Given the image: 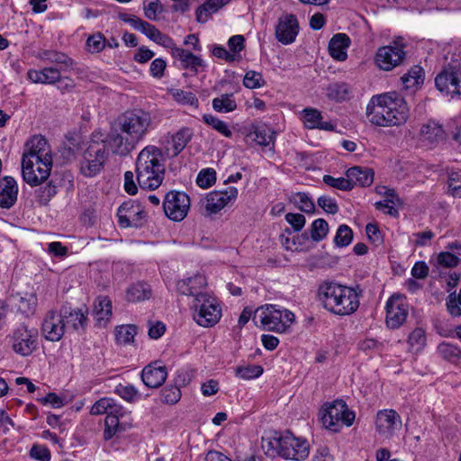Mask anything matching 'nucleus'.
<instances>
[{"instance_id":"nucleus-1","label":"nucleus","mask_w":461,"mask_h":461,"mask_svg":"<svg viewBox=\"0 0 461 461\" xmlns=\"http://www.w3.org/2000/svg\"><path fill=\"white\" fill-rule=\"evenodd\" d=\"M52 163V152L47 140L33 136L26 142L22 158L23 180L31 186L42 184L50 176Z\"/></svg>"},{"instance_id":"nucleus-2","label":"nucleus","mask_w":461,"mask_h":461,"mask_svg":"<svg viewBox=\"0 0 461 461\" xmlns=\"http://www.w3.org/2000/svg\"><path fill=\"white\" fill-rule=\"evenodd\" d=\"M410 115L405 99L396 92L374 95L366 106L368 121L379 127L404 124Z\"/></svg>"},{"instance_id":"nucleus-3","label":"nucleus","mask_w":461,"mask_h":461,"mask_svg":"<svg viewBox=\"0 0 461 461\" xmlns=\"http://www.w3.org/2000/svg\"><path fill=\"white\" fill-rule=\"evenodd\" d=\"M117 155L126 157L148 133L151 124L150 114L136 109L123 113L118 119Z\"/></svg>"},{"instance_id":"nucleus-4","label":"nucleus","mask_w":461,"mask_h":461,"mask_svg":"<svg viewBox=\"0 0 461 461\" xmlns=\"http://www.w3.org/2000/svg\"><path fill=\"white\" fill-rule=\"evenodd\" d=\"M166 153L155 145L143 148L135 161L136 177L142 189L158 188L166 175Z\"/></svg>"},{"instance_id":"nucleus-5","label":"nucleus","mask_w":461,"mask_h":461,"mask_svg":"<svg viewBox=\"0 0 461 461\" xmlns=\"http://www.w3.org/2000/svg\"><path fill=\"white\" fill-rule=\"evenodd\" d=\"M362 290L358 285L349 287L328 283L320 287L319 297L323 307L339 316L350 315L359 307Z\"/></svg>"},{"instance_id":"nucleus-6","label":"nucleus","mask_w":461,"mask_h":461,"mask_svg":"<svg viewBox=\"0 0 461 461\" xmlns=\"http://www.w3.org/2000/svg\"><path fill=\"white\" fill-rule=\"evenodd\" d=\"M38 58L45 63H53L56 67H45L41 69H29L27 78L34 84L52 85L61 80V73L75 68L74 60L67 54L45 50L39 53Z\"/></svg>"},{"instance_id":"nucleus-7","label":"nucleus","mask_w":461,"mask_h":461,"mask_svg":"<svg viewBox=\"0 0 461 461\" xmlns=\"http://www.w3.org/2000/svg\"><path fill=\"white\" fill-rule=\"evenodd\" d=\"M255 324L268 331L288 332L295 321L291 311L276 304H264L254 311L252 317Z\"/></svg>"},{"instance_id":"nucleus-8","label":"nucleus","mask_w":461,"mask_h":461,"mask_svg":"<svg viewBox=\"0 0 461 461\" xmlns=\"http://www.w3.org/2000/svg\"><path fill=\"white\" fill-rule=\"evenodd\" d=\"M267 451L270 449L278 456L295 461L304 460L309 455V444L305 439L294 437L286 431L278 438L268 441Z\"/></svg>"},{"instance_id":"nucleus-9","label":"nucleus","mask_w":461,"mask_h":461,"mask_svg":"<svg viewBox=\"0 0 461 461\" xmlns=\"http://www.w3.org/2000/svg\"><path fill=\"white\" fill-rule=\"evenodd\" d=\"M320 414L323 426L334 432L339 431L342 425L351 426L355 420V413L348 408L343 400L326 403Z\"/></svg>"},{"instance_id":"nucleus-10","label":"nucleus","mask_w":461,"mask_h":461,"mask_svg":"<svg viewBox=\"0 0 461 461\" xmlns=\"http://www.w3.org/2000/svg\"><path fill=\"white\" fill-rule=\"evenodd\" d=\"M194 321L202 327H212L221 317V309L217 299L211 294L198 295L190 305Z\"/></svg>"},{"instance_id":"nucleus-11","label":"nucleus","mask_w":461,"mask_h":461,"mask_svg":"<svg viewBox=\"0 0 461 461\" xmlns=\"http://www.w3.org/2000/svg\"><path fill=\"white\" fill-rule=\"evenodd\" d=\"M437 89L445 95H461V63L452 59L446 63L435 77Z\"/></svg>"},{"instance_id":"nucleus-12","label":"nucleus","mask_w":461,"mask_h":461,"mask_svg":"<svg viewBox=\"0 0 461 461\" xmlns=\"http://www.w3.org/2000/svg\"><path fill=\"white\" fill-rule=\"evenodd\" d=\"M108 151L104 142H93L83 154L80 161V172L87 177L95 176L100 172L106 158Z\"/></svg>"},{"instance_id":"nucleus-13","label":"nucleus","mask_w":461,"mask_h":461,"mask_svg":"<svg viewBox=\"0 0 461 461\" xmlns=\"http://www.w3.org/2000/svg\"><path fill=\"white\" fill-rule=\"evenodd\" d=\"M13 350L23 357L31 355L37 348L38 332L25 324L17 326L8 336Z\"/></svg>"},{"instance_id":"nucleus-14","label":"nucleus","mask_w":461,"mask_h":461,"mask_svg":"<svg viewBox=\"0 0 461 461\" xmlns=\"http://www.w3.org/2000/svg\"><path fill=\"white\" fill-rule=\"evenodd\" d=\"M190 209V198L181 191L172 190L166 194L163 210L166 216L174 221H183Z\"/></svg>"},{"instance_id":"nucleus-15","label":"nucleus","mask_w":461,"mask_h":461,"mask_svg":"<svg viewBox=\"0 0 461 461\" xmlns=\"http://www.w3.org/2000/svg\"><path fill=\"white\" fill-rule=\"evenodd\" d=\"M405 56L404 45L399 41H394L393 45L383 46L377 50L375 62L380 69L390 71L400 66Z\"/></svg>"},{"instance_id":"nucleus-16","label":"nucleus","mask_w":461,"mask_h":461,"mask_svg":"<svg viewBox=\"0 0 461 461\" xmlns=\"http://www.w3.org/2000/svg\"><path fill=\"white\" fill-rule=\"evenodd\" d=\"M327 232H282L279 240L286 250L304 251L314 241L321 240Z\"/></svg>"},{"instance_id":"nucleus-17","label":"nucleus","mask_w":461,"mask_h":461,"mask_svg":"<svg viewBox=\"0 0 461 461\" xmlns=\"http://www.w3.org/2000/svg\"><path fill=\"white\" fill-rule=\"evenodd\" d=\"M385 322L390 329L400 328L406 321L409 305L403 295L394 294L389 297L385 305Z\"/></svg>"},{"instance_id":"nucleus-18","label":"nucleus","mask_w":461,"mask_h":461,"mask_svg":"<svg viewBox=\"0 0 461 461\" xmlns=\"http://www.w3.org/2000/svg\"><path fill=\"white\" fill-rule=\"evenodd\" d=\"M117 217L121 228L138 229L143 227L146 213L140 204L129 201L117 209Z\"/></svg>"},{"instance_id":"nucleus-19","label":"nucleus","mask_w":461,"mask_h":461,"mask_svg":"<svg viewBox=\"0 0 461 461\" xmlns=\"http://www.w3.org/2000/svg\"><path fill=\"white\" fill-rule=\"evenodd\" d=\"M239 191L235 186H228L221 190L211 192L205 198V211L208 213H217L224 207L234 203Z\"/></svg>"},{"instance_id":"nucleus-20","label":"nucleus","mask_w":461,"mask_h":461,"mask_svg":"<svg viewBox=\"0 0 461 461\" xmlns=\"http://www.w3.org/2000/svg\"><path fill=\"white\" fill-rule=\"evenodd\" d=\"M61 311H48L41 323V334L49 341H59L65 334Z\"/></svg>"},{"instance_id":"nucleus-21","label":"nucleus","mask_w":461,"mask_h":461,"mask_svg":"<svg viewBox=\"0 0 461 461\" xmlns=\"http://www.w3.org/2000/svg\"><path fill=\"white\" fill-rule=\"evenodd\" d=\"M299 23L294 14H285L279 17L275 28L276 40L284 45L292 44L299 33Z\"/></svg>"},{"instance_id":"nucleus-22","label":"nucleus","mask_w":461,"mask_h":461,"mask_svg":"<svg viewBox=\"0 0 461 461\" xmlns=\"http://www.w3.org/2000/svg\"><path fill=\"white\" fill-rule=\"evenodd\" d=\"M60 311L66 330L77 333H82L86 330L88 322V311L86 308H73L69 305H63Z\"/></svg>"},{"instance_id":"nucleus-23","label":"nucleus","mask_w":461,"mask_h":461,"mask_svg":"<svg viewBox=\"0 0 461 461\" xmlns=\"http://www.w3.org/2000/svg\"><path fill=\"white\" fill-rule=\"evenodd\" d=\"M114 401L112 398H102L91 408L92 415L107 413L104 419V439H110L115 435V414L113 413Z\"/></svg>"},{"instance_id":"nucleus-24","label":"nucleus","mask_w":461,"mask_h":461,"mask_svg":"<svg viewBox=\"0 0 461 461\" xmlns=\"http://www.w3.org/2000/svg\"><path fill=\"white\" fill-rule=\"evenodd\" d=\"M143 384L149 388L160 387L167 377L166 366L159 361L152 362L147 365L140 373Z\"/></svg>"},{"instance_id":"nucleus-25","label":"nucleus","mask_w":461,"mask_h":461,"mask_svg":"<svg viewBox=\"0 0 461 461\" xmlns=\"http://www.w3.org/2000/svg\"><path fill=\"white\" fill-rule=\"evenodd\" d=\"M375 425L380 434L390 437L402 427V420L394 410H382L376 414Z\"/></svg>"},{"instance_id":"nucleus-26","label":"nucleus","mask_w":461,"mask_h":461,"mask_svg":"<svg viewBox=\"0 0 461 461\" xmlns=\"http://www.w3.org/2000/svg\"><path fill=\"white\" fill-rule=\"evenodd\" d=\"M207 285L206 277L203 275L196 274L194 276L184 278L177 281L176 290L182 295L192 296L197 299L198 295H208L209 294L202 292Z\"/></svg>"},{"instance_id":"nucleus-27","label":"nucleus","mask_w":461,"mask_h":461,"mask_svg":"<svg viewBox=\"0 0 461 461\" xmlns=\"http://www.w3.org/2000/svg\"><path fill=\"white\" fill-rule=\"evenodd\" d=\"M172 56L180 61L182 68L188 69L194 74L203 71L206 68V63L201 57L183 48H173Z\"/></svg>"},{"instance_id":"nucleus-28","label":"nucleus","mask_w":461,"mask_h":461,"mask_svg":"<svg viewBox=\"0 0 461 461\" xmlns=\"http://www.w3.org/2000/svg\"><path fill=\"white\" fill-rule=\"evenodd\" d=\"M18 185L12 176H5L0 181V207L9 209L17 201Z\"/></svg>"},{"instance_id":"nucleus-29","label":"nucleus","mask_w":461,"mask_h":461,"mask_svg":"<svg viewBox=\"0 0 461 461\" xmlns=\"http://www.w3.org/2000/svg\"><path fill=\"white\" fill-rule=\"evenodd\" d=\"M153 295L151 285L144 281L131 284L125 290L124 298L128 303H141L149 300Z\"/></svg>"},{"instance_id":"nucleus-30","label":"nucleus","mask_w":461,"mask_h":461,"mask_svg":"<svg viewBox=\"0 0 461 461\" xmlns=\"http://www.w3.org/2000/svg\"><path fill=\"white\" fill-rule=\"evenodd\" d=\"M193 135L194 132L191 128L182 127L176 132L170 135V140H167V144H171V148L167 147V151L169 152L171 149V157L173 158L178 156L190 142Z\"/></svg>"},{"instance_id":"nucleus-31","label":"nucleus","mask_w":461,"mask_h":461,"mask_svg":"<svg viewBox=\"0 0 461 461\" xmlns=\"http://www.w3.org/2000/svg\"><path fill=\"white\" fill-rule=\"evenodd\" d=\"M350 39L345 33L335 34L329 42L330 55L338 61H344L348 58L347 50L349 47Z\"/></svg>"},{"instance_id":"nucleus-32","label":"nucleus","mask_w":461,"mask_h":461,"mask_svg":"<svg viewBox=\"0 0 461 461\" xmlns=\"http://www.w3.org/2000/svg\"><path fill=\"white\" fill-rule=\"evenodd\" d=\"M303 122L308 129L334 130V125L331 122H322L321 113L315 108H305L303 110Z\"/></svg>"},{"instance_id":"nucleus-33","label":"nucleus","mask_w":461,"mask_h":461,"mask_svg":"<svg viewBox=\"0 0 461 461\" xmlns=\"http://www.w3.org/2000/svg\"><path fill=\"white\" fill-rule=\"evenodd\" d=\"M346 176L350 184L361 186H369L374 180V171L371 168L353 167L347 170Z\"/></svg>"},{"instance_id":"nucleus-34","label":"nucleus","mask_w":461,"mask_h":461,"mask_svg":"<svg viewBox=\"0 0 461 461\" xmlns=\"http://www.w3.org/2000/svg\"><path fill=\"white\" fill-rule=\"evenodd\" d=\"M138 333V328L133 324H123L117 326V353L124 346L136 348L135 336Z\"/></svg>"},{"instance_id":"nucleus-35","label":"nucleus","mask_w":461,"mask_h":461,"mask_svg":"<svg viewBox=\"0 0 461 461\" xmlns=\"http://www.w3.org/2000/svg\"><path fill=\"white\" fill-rule=\"evenodd\" d=\"M113 303L107 296H98L95 302L94 314L99 326H104L112 316Z\"/></svg>"},{"instance_id":"nucleus-36","label":"nucleus","mask_w":461,"mask_h":461,"mask_svg":"<svg viewBox=\"0 0 461 461\" xmlns=\"http://www.w3.org/2000/svg\"><path fill=\"white\" fill-rule=\"evenodd\" d=\"M420 135L423 140L435 143L443 140L446 133L439 123L435 121H429L421 126Z\"/></svg>"},{"instance_id":"nucleus-37","label":"nucleus","mask_w":461,"mask_h":461,"mask_svg":"<svg viewBox=\"0 0 461 461\" xmlns=\"http://www.w3.org/2000/svg\"><path fill=\"white\" fill-rule=\"evenodd\" d=\"M401 79L405 89H415L423 84V68L420 66H413Z\"/></svg>"},{"instance_id":"nucleus-38","label":"nucleus","mask_w":461,"mask_h":461,"mask_svg":"<svg viewBox=\"0 0 461 461\" xmlns=\"http://www.w3.org/2000/svg\"><path fill=\"white\" fill-rule=\"evenodd\" d=\"M350 95L351 88L349 85L345 82L332 83L327 88V96L329 99L336 102L348 100Z\"/></svg>"},{"instance_id":"nucleus-39","label":"nucleus","mask_w":461,"mask_h":461,"mask_svg":"<svg viewBox=\"0 0 461 461\" xmlns=\"http://www.w3.org/2000/svg\"><path fill=\"white\" fill-rule=\"evenodd\" d=\"M79 137L71 136L68 137L66 141L62 143L59 148V155L63 163H69L76 158V153L78 149Z\"/></svg>"},{"instance_id":"nucleus-40","label":"nucleus","mask_w":461,"mask_h":461,"mask_svg":"<svg viewBox=\"0 0 461 461\" xmlns=\"http://www.w3.org/2000/svg\"><path fill=\"white\" fill-rule=\"evenodd\" d=\"M222 6L224 5L221 0H207L196 9L195 14L197 22L202 23H206L209 17L218 12Z\"/></svg>"},{"instance_id":"nucleus-41","label":"nucleus","mask_w":461,"mask_h":461,"mask_svg":"<svg viewBox=\"0 0 461 461\" xmlns=\"http://www.w3.org/2000/svg\"><path fill=\"white\" fill-rule=\"evenodd\" d=\"M212 105L214 111L223 113H230L237 109V103L232 94H223L213 98Z\"/></svg>"},{"instance_id":"nucleus-42","label":"nucleus","mask_w":461,"mask_h":461,"mask_svg":"<svg viewBox=\"0 0 461 461\" xmlns=\"http://www.w3.org/2000/svg\"><path fill=\"white\" fill-rule=\"evenodd\" d=\"M426 333L421 328L414 329L408 337V344L410 351L419 353L423 350L426 346Z\"/></svg>"},{"instance_id":"nucleus-43","label":"nucleus","mask_w":461,"mask_h":461,"mask_svg":"<svg viewBox=\"0 0 461 461\" xmlns=\"http://www.w3.org/2000/svg\"><path fill=\"white\" fill-rule=\"evenodd\" d=\"M37 305V297L34 294H25L24 295L19 294L16 297V306L18 310L25 314H32Z\"/></svg>"},{"instance_id":"nucleus-44","label":"nucleus","mask_w":461,"mask_h":461,"mask_svg":"<svg viewBox=\"0 0 461 461\" xmlns=\"http://www.w3.org/2000/svg\"><path fill=\"white\" fill-rule=\"evenodd\" d=\"M438 353L442 358L450 362L461 360V348L448 342L440 343L438 346Z\"/></svg>"},{"instance_id":"nucleus-45","label":"nucleus","mask_w":461,"mask_h":461,"mask_svg":"<svg viewBox=\"0 0 461 461\" xmlns=\"http://www.w3.org/2000/svg\"><path fill=\"white\" fill-rule=\"evenodd\" d=\"M290 201L302 212L312 213L315 210V204L311 197L305 193L292 194Z\"/></svg>"},{"instance_id":"nucleus-46","label":"nucleus","mask_w":461,"mask_h":461,"mask_svg":"<svg viewBox=\"0 0 461 461\" xmlns=\"http://www.w3.org/2000/svg\"><path fill=\"white\" fill-rule=\"evenodd\" d=\"M253 140L260 146H268L274 142L275 132L266 125H261L254 128Z\"/></svg>"},{"instance_id":"nucleus-47","label":"nucleus","mask_w":461,"mask_h":461,"mask_svg":"<svg viewBox=\"0 0 461 461\" xmlns=\"http://www.w3.org/2000/svg\"><path fill=\"white\" fill-rule=\"evenodd\" d=\"M203 121L204 123L211 126L222 136L226 138H230L232 136V131L229 128L228 124L225 122L220 120L218 117L212 114H204L203 115Z\"/></svg>"},{"instance_id":"nucleus-48","label":"nucleus","mask_w":461,"mask_h":461,"mask_svg":"<svg viewBox=\"0 0 461 461\" xmlns=\"http://www.w3.org/2000/svg\"><path fill=\"white\" fill-rule=\"evenodd\" d=\"M173 99L182 104L197 108L199 106V100L192 92L184 91L182 89L171 90Z\"/></svg>"},{"instance_id":"nucleus-49","label":"nucleus","mask_w":461,"mask_h":461,"mask_svg":"<svg viewBox=\"0 0 461 461\" xmlns=\"http://www.w3.org/2000/svg\"><path fill=\"white\" fill-rule=\"evenodd\" d=\"M160 395L163 403L174 405L180 401L182 393L178 386L168 384L161 390Z\"/></svg>"},{"instance_id":"nucleus-50","label":"nucleus","mask_w":461,"mask_h":461,"mask_svg":"<svg viewBox=\"0 0 461 461\" xmlns=\"http://www.w3.org/2000/svg\"><path fill=\"white\" fill-rule=\"evenodd\" d=\"M143 12L146 18L150 21H157L164 12V7L159 0H145L143 2Z\"/></svg>"},{"instance_id":"nucleus-51","label":"nucleus","mask_w":461,"mask_h":461,"mask_svg":"<svg viewBox=\"0 0 461 461\" xmlns=\"http://www.w3.org/2000/svg\"><path fill=\"white\" fill-rule=\"evenodd\" d=\"M323 182L327 185L341 191H349L353 188V185L350 184V180L347 176L346 177H334L330 175H325L323 176Z\"/></svg>"},{"instance_id":"nucleus-52","label":"nucleus","mask_w":461,"mask_h":461,"mask_svg":"<svg viewBox=\"0 0 461 461\" xmlns=\"http://www.w3.org/2000/svg\"><path fill=\"white\" fill-rule=\"evenodd\" d=\"M216 181V172L213 168L202 169L197 177L196 184L202 188L211 187Z\"/></svg>"},{"instance_id":"nucleus-53","label":"nucleus","mask_w":461,"mask_h":461,"mask_svg":"<svg viewBox=\"0 0 461 461\" xmlns=\"http://www.w3.org/2000/svg\"><path fill=\"white\" fill-rule=\"evenodd\" d=\"M265 80L261 73L249 70L246 72L243 78V85L245 87L249 89H256L263 86L265 85Z\"/></svg>"},{"instance_id":"nucleus-54","label":"nucleus","mask_w":461,"mask_h":461,"mask_svg":"<svg viewBox=\"0 0 461 461\" xmlns=\"http://www.w3.org/2000/svg\"><path fill=\"white\" fill-rule=\"evenodd\" d=\"M262 373L263 367L258 365L240 366L236 370L237 375L242 379H254L260 376Z\"/></svg>"},{"instance_id":"nucleus-55","label":"nucleus","mask_w":461,"mask_h":461,"mask_svg":"<svg viewBox=\"0 0 461 461\" xmlns=\"http://www.w3.org/2000/svg\"><path fill=\"white\" fill-rule=\"evenodd\" d=\"M245 38L243 35L237 34L234 36H231L228 40V47L230 49V54L235 55V60H239L240 59V51H242L245 48L244 45Z\"/></svg>"},{"instance_id":"nucleus-56","label":"nucleus","mask_w":461,"mask_h":461,"mask_svg":"<svg viewBox=\"0 0 461 461\" xmlns=\"http://www.w3.org/2000/svg\"><path fill=\"white\" fill-rule=\"evenodd\" d=\"M448 192L461 198V171H451L448 174Z\"/></svg>"},{"instance_id":"nucleus-57","label":"nucleus","mask_w":461,"mask_h":461,"mask_svg":"<svg viewBox=\"0 0 461 461\" xmlns=\"http://www.w3.org/2000/svg\"><path fill=\"white\" fill-rule=\"evenodd\" d=\"M86 47L87 51L98 53L105 47V40L100 33L91 35L86 40Z\"/></svg>"},{"instance_id":"nucleus-58","label":"nucleus","mask_w":461,"mask_h":461,"mask_svg":"<svg viewBox=\"0 0 461 461\" xmlns=\"http://www.w3.org/2000/svg\"><path fill=\"white\" fill-rule=\"evenodd\" d=\"M57 194V187L50 182L46 185L37 190V197L41 204H47L49 201Z\"/></svg>"},{"instance_id":"nucleus-59","label":"nucleus","mask_w":461,"mask_h":461,"mask_svg":"<svg viewBox=\"0 0 461 461\" xmlns=\"http://www.w3.org/2000/svg\"><path fill=\"white\" fill-rule=\"evenodd\" d=\"M396 200L388 198L383 201L376 202L375 207L385 214L396 217L398 215V209L395 207Z\"/></svg>"},{"instance_id":"nucleus-60","label":"nucleus","mask_w":461,"mask_h":461,"mask_svg":"<svg viewBox=\"0 0 461 461\" xmlns=\"http://www.w3.org/2000/svg\"><path fill=\"white\" fill-rule=\"evenodd\" d=\"M458 263V257L448 251L440 252L437 257V264L443 267H455Z\"/></svg>"},{"instance_id":"nucleus-61","label":"nucleus","mask_w":461,"mask_h":461,"mask_svg":"<svg viewBox=\"0 0 461 461\" xmlns=\"http://www.w3.org/2000/svg\"><path fill=\"white\" fill-rule=\"evenodd\" d=\"M167 68V62L161 58L155 59L149 67L150 75L158 79H160L164 76L165 69Z\"/></svg>"},{"instance_id":"nucleus-62","label":"nucleus","mask_w":461,"mask_h":461,"mask_svg":"<svg viewBox=\"0 0 461 461\" xmlns=\"http://www.w3.org/2000/svg\"><path fill=\"white\" fill-rule=\"evenodd\" d=\"M317 203L318 205L328 213L334 214L339 210L336 201L330 196H321L318 198Z\"/></svg>"},{"instance_id":"nucleus-63","label":"nucleus","mask_w":461,"mask_h":461,"mask_svg":"<svg viewBox=\"0 0 461 461\" xmlns=\"http://www.w3.org/2000/svg\"><path fill=\"white\" fill-rule=\"evenodd\" d=\"M212 54L221 59H223L227 62H233L235 61V55L230 54L225 47L218 44L212 45L211 49Z\"/></svg>"},{"instance_id":"nucleus-64","label":"nucleus","mask_w":461,"mask_h":461,"mask_svg":"<svg viewBox=\"0 0 461 461\" xmlns=\"http://www.w3.org/2000/svg\"><path fill=\"white\" fill-rule=\"evenodd\" d=\"M285 220L294 228V230H300L305 225V217L301 213H286Z\"/></svg>"}]
</instances>
